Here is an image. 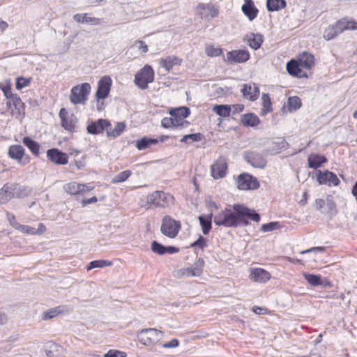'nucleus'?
<instances>
[{
    "label": "nucleus",
    "instance_id": "5fc2aeb1",
    "mask_svg": "<svg viewBox=\"0 0 357 357\" xmlns=\"http://www.w3.org/2000/svg\"><path fill=\"white\" fill-rule=\"evenodd\" d=\"M134 46L136 47L142 54H145L148 52V46L143 40H136Z\"/></svg>",
    "mask_w": 357,
    "mask_h": 357
},
{
    "label": "nucleus",
    "instance_id": "7c9ffc66",
    "mask_svg": "<svg viewBox=\"0 0 357 357\" xmlns=\"http://www.w3.org/2000/svg\"><path fill=\"white\" fill-rule=\"evenodd\" d=\"M246 39L248 45L255 50L260 48L263 43V36L259 33H250L246 35Z\"/></svg>",
    "mask_w": 357,
    "mask_h": 357
},
{
    "label": "nucleus",
    "instance_id": "a19ab883",
    "mask_svg": "<svg viewBox=\"0 0 357 357\" xmlns=\"http://www.w3.org/2000/svg\"><path fill=\"white\" fill-rule=\"evenodd\" d=\"M63 307L62 306H57L55 307L50 308L46 312H44L43 314V319L48 320L56 317L57 315L63 312Z\"/></svg>",
    "mask_w": 357,
    "mask_h": 357
},
{
    "label": "nucleus",
    "instance_id": "4c0bfd02",
    "mask_svg": "<svg viewBox=\"0 0 357 357\" xmlns=\"http://www.w3.org/2000/svg\"><path fill=\"white\" fill-rule=\"evenodd\" d=\"M261 101L263 107L261 109L260 115L265 116L272 111L271 98L267 93H262Z\"/></svg>",
    "mask_w": 357,
    "mask_h": 357
},
{
    "label": "nucleus",
    "instance_id": "c03bdc74",
    "mask_svg": "<svg viewBox=\"0 0 357 357\" xmlns=\"http://www.w3.org/2000/svg\"><path fill=\"white\" fill-rule=\"evenodd\" d=\"M112 265V262L109 260H105V259H99V260H94L89 263L87 269L91 270L93 268H103L105 266H109Z\"/></svg>",
    "mask_w": 357,
    "mask_h": 357
},
{
    "label": "nucleus",
    "instance_id": "6ab92c4d",
    "mask_svg": "<svg viewBox=\"0 0 357 357\" xmlns=\"http://www.w3.org/2000/svg\"><path fill=\"white\" fill-rule=\"evenodd\" d=\"M241 91L245 98L251 101L256 100L259 95V89L255 84H243Z\"/></svg>",
    "mask_w": 357,
    "mask_h": 357
},
{
    "label": "nucleus",
    "instance_id": "bf43d9fd",
    "mask_svg": "<svg viewBox=\"0 0 357 357\" xmlns=\"http://www.w3.org/2000/svg\"><path fill=\"white\" fill-rule=\"evenodd\" d=\"M161 126L165 128H173V120L171 117L163 118L161 121Z\"/></svg>",
    "mask_w": 357,
    "mask_h": 357
},
{
    "label": "nucleus",
    "instance_id": "37998d69",
    "mask_svg": "<svg viewBox=\"0 0 357 357\" xmlns=\"http://www.w3.org/2000/svg\"><path fill=\"white\" fill-rule=\"evenodd\" d=\"M304 278L312 286L316 287L322 284L321 277L319 275L304 273Z\"/></svg>",
    "mask_w": 357,
    "mask_h": 357
},
{
    "label": "nucleus",
    "instance_id": "de8ad7c7",
    "mask_svg": "<svg viewBox=\"0 0 357 357\" xmlns=\"http://www.w3.org/2000/svg\"><path fill=\"white\" fill-rule=\"evenodd\" d=\"M280 227L281 225L279 222H271L269 223L262 225L261 231L263 232H268L280 229Z\"/></svg>",
    "mask_w": 357,
    "mask_h": 357
},
{
    "label": "nucleus",
    "instance_id": "052dcab7",
    "mask_svg": "<svg viewBox=\"0 0 357 357\" xmlns=\"http://www.w3.org/2000/svg\"><path fill=\"white\" fill-rule=\"evenodd\" d=\"M327 208L328 209V213L331 215H333L336 213V205L333 201L328 200Z\"/></svg>",
    "mask_w": 357,
    "mask_h": 357
},
{
    "label": "nucleus",
    "instance_id": "412c9836",
    "mask_svg": "<svg viewBox=\"0 0 357 357\" xmlns=\"http://www.w3.org/2000/svg\"><path fill=\"white\" fill-rule=\"evenodd\" d=\"M151 250L156 254L162 255L166 253L170 255L176 253L179 251V249L174 246H165L154 241L151 243Z\"/></svg>",
    "mask_w": 357,
    "mask_h": 357
},
{
    "label": "nucleus",
    "instance_id": "13d9d810",
    "mask_svg": "<svg viewBox=\"0 0 357 357\" xmlns=\"http://www.w3.org/2000/svg\"><path fill=\"white\" fill-rule=\"evenodd\" d=\"M179 344V342L177 339L174 338L171 340L170 341L163 343L161 347L163 348H175L178 347Z\"/></svg>",
    "mask_w": 357,
    "mask_h": 357
},
{
    "label": "nucleus",
    "instance_id": "72a5a7b5",
    "mask_svg": "<svg viewBox=\"0 0 357 357\" xmlns=\"http://www.w3.org/2000/svg\"><path fill=\"white\" fill-rule=\"evenodd\" d=\"M158 143V139L149 137H144L142 139L136 141L135 146L138 150H145L152 145H155Z\"/></svg>",
    "mask_w": 357,
    "mask_h": 357
},
{
    "label": "nucleus",
    "instance_id": "f8f14e48",
    "mask_svg": "<svg viewBox=\"0 0 357 357\" xmlns=\"http://www.w3.org/2000/svg\"><path fill=\"white\" fill-rule=\"evenodd\" d=\"M47 158L56 165H66L68 162V155L56 148L47 150Z\"/></svg>",
    "mask_w": 357,
    "mask_h": 357
},
{
    "label": "nucleus",
    "instance_id": "c756f323",
    "mask_svg": "<svg viewBox=\"0 0 357 357\" xmlns=\"http://www.w3.org/2000/svg\"><path fill=\"white\" fill-rule=\"evenodd\" d=\"M24 149L22 146L15 144L11 145L8 149V155L12 159L16 160L18 162H20L24 155Z\"/></svg>",
    "mask_w": 357,
    "mask_h": 357
},
{
    "label": "nucleus",
    "instance_id": "0e129e2a",
    "mask_svg": "<svg viewBox=\"0 0 357 357\" xmlns=\"http://www.w3.org/2000/svg\"><path fill=\"white\" fill-rule=\"evenodd\" d=\"M98 199L96 196H93L89 199H85L82 201V206H86L88 204H91L97 202Z\"/></svg>",
    "mask_w": 357,
    "mask_h": 357
},
{
    "label": "nucleus",
    "instance_id": "4be33fe9",
    "mask_svg": "<svg viewBox=\"0 0 357 357\" xmlns=\"http://www.w3.org/2000/svg\"><path fill=\"white\" fill-rule=\"evenodd\" d=\"M73 20L78 23H86L91 25H100L104 22L103 19L89 16L87 13L75 14L73 16Z\"/></svg>",
    "mask_w": 357,
    "mask_h": 357
},
{
    "label": "nucleus",
    "instance_id": "1a4fd4ad",
    "mask_svg": "<svg viewBox=\"0 0 357 357\" xmlns=\"http://www.w3.org/2000/svg\"><path fill=\"white\" fill-rule=\"evenodd\" d=\"M238 188L241 190H256L259 188L257 178L248 173L241 174L236 179Z\"/></svg>",
    "mask_w": 357,
    "mask_h": 357
},
{
    "label": "nucleus",
    "instance_id": "58836bf2",
    "mask_svg": "<svg viewBox=\"0 0 357 357\" xmlns=\"http://www.w3.org/2000/svg\"><path fill=\"white\" fill-rule=\"evenodd\" d=\"M213 110L220 116L228 117L230 116L231 107L228 105H216L213 107Z\"/></svg>",
    "mask_w": 357,
    "mask_h": 357
},
{
    "label": "nucleus",
    "instance_id": "2f4dec72",
    "mask_svg": "<svg viewBox=\"0 0 357 357\" xmlns=\"http://www.w3.org/2000/svg\"><path fill=\"white\" fill-rule=\"evenodd\" d=\"M298 61L301 67L305 69H310L314 65V56L306 52H303L300 55Z\"/></svg>",
    "mask_w": 357,
    "mask_h": 357
},
{
    "label": "nucleus",
    "instance_id": "b1692460",
    "mask_svg": "<svg viewBox=\"0 0 357 357\" xmlns=\"http://www.w3.org/2000/svg\"><path fill=\"white\" fill-rule=\"evenodd\" d=\"M335 29L337 33L340 34L345 30H356L357 29V22L354 20H347L343 18L337 21L335 24Z\"/></svg>",
    "mask_w": 357,
    "mask_h": 357
},
{
    "label": "nucleus",
    "instance_id": "c9c22d12",
    "mask_svg": "<svg viewBox=\"0 0 357 357\" xmlns=\"http://www.w3.org/2000/svg\"><path fill=\"white\" fill-rule=\"evenodd\" d=\"M126 129V124L123 122H118L114 128L107 130V136L109 138H116L120 136Z\"/></svg>",
    "mask_w": 357,
    "mask_h": 357
},
{
    "label": "nucleus",
    "instance_id": "f03ea898",
    "mask_svg": "<svg viewBox=\"0 0 357 357\" xmlns=\"http://www.w3.org/2000/svg\"><path fill=\"white\" fill-rule=\"evenodd\" d=\"M174 198L169 192L156 190L146 197L147 208H165L174 204Z\"/></svg>",
    "mask_w": 357,
    "mask_h": 357
},
{
    "label": "nucleus",
    "instance_id": "a211bd4d",
    "mask_svg": "<svg viewBox=\"0 0 357 357\" xmlns=\"http://www.w3.org/2000/svg\"><path fill=\"white\" fill-rule=\"evenodd\" d=\"M317 180L320 185L328 184L329 185H333L336 186L340 183V181L336 174L328 170L324 172L319 171V174L317 176Z\"/></svg>",
    "mask_w": 357,
    "mask_h": 357
},
{
    "label": "nucleus",
    "instance_id": "e2e57ef3",
    "mask_svg": "<svg viewBox=\"0 0 357 357\" xmlns=\"http://www.w3.org/2000/svg\"><path fill=\"white\" fill-rule=\"evenodd\" d=\"M207 11L208 12L211 17H215L218 15V10L215 8L212 5H207Z\"/></svg>",
    "mask_w": 357,
    "mask_h": 357
},
{
    "label": "nucleus",
    "instance_id": "f3484780",
    "mask_svg": "<svg viewBox=\"0 0 357 357\" xmlns=\"http://www.w3.org/2000/svg\"><path fill=\"white\" fill-rule=\"evenodd\" d=\"M110 126V122L108 120L100 119L97 121H91L87 126L86 130L91 135H98L102 133L105 128Z\"/></svg>",
    "mask_w": 357,
    "mask_h": 357
},
{
    "label": "nucleus",
    "instance_id": "9b49d317",
    "mask_svg": "<svg viewBox=\"0 0 357 357\" xmlns=\"http://www.w3.org/2000/svg\"><path fill=\"white\" fill-rule=\"evenodd\" d=\"M112 82V79L108 76H104L99 79L98 89L96 93L97 102L107 97L110 91Z\"/></svg>",
    "mask_w": 357,
    "mask_h": 357
},
{
    "label": "nucleus",
    "instance_id": "8fccbe9b",
    "mask_svg": "<svg viewBox=\"0 0 357 357\" xmlns=\"http://www.w3.org/2000/svg\"><path fill=\"white\" fill-rule=\"evenodd\" d=\"M31 77H29V78H25V77H17V79H16V84H15L16 89L17 90H21L24 87H26V86H29V84L31 83Z\"/></svg>",
    "mask_w": 357,
    "mask_h": 357
},
{
    "label": "nucleus",
    "instance_id": "49530a36",
    "mask_svg": "<svg viewBox=\"0 0 357 357\" xmlns=\"http://www.w3.org/2000/svg\"><path fill=\"white\" fill-rule=\"evenodd\" d=\"M132 174V172L130 170H125L123 171L118 174H116L113 178H112V183H121L125 181H126Z\"/></svg>",
    "mask_w": 357,
    "mask_h": 357
},
{
    "label": "nucleus",
    "instance_id": "e433bc0d",
    "mask_svg": "<svg viewBox=\"0 0 357 357\" xmlns=\"http://www.w3.org/2000/svg\"><path fill=\"white\" fill-rule=\"evenodd\" d=\"M14 197L23 198L28 197L31 194V190L29 188L20 185L17 183H12Z\"/></svg>",
    "mask_w": 357,
    "mask_h": 357
},
{
    "label": "nucleus",
    "instance_id": "c85d7f7f",
    "mask_svg": "<svg viewBox=\"0 0 357 357\" xmlns=\"http://www.w3.org/2000/svg\"><path fill=\"white\" fill-rule=\"evenodd\" d=\"M308 167L312 169H318L324 163L327 162L325 156L319 154H311L307 158Z\"/></svg>",
    "mask_w": 357,
    "mask_h": 357
},
{
    "label": "nucleus",
    "instance_id": "20e7f679",
    "mask_svg": "<svg viewBox=\"0 0 357 357\" xmlns=\"http://www.w3.org/2000/svg\"><path fill=\"white\" fill-rule=\"evenodd\" d=\"M154 71L151 66L145 65L135 76V83L141 89L148 88V84L154 80Z\"/></svg>",
    "mask_w": 357,
    "mask_h": 357
},
{
    "label": "nucleus",
    "instance_id": "5701e85b",
    "mask_svg": "<svg viewBox=\"0 0 357 357\" xmlns=\"http://www.w3.org/2000/svg\"><path fill=\"white\" fill-rule=\"evenodd\" d=\"M241 10L250 21H252L255 19L259 12L252 0H245Z\"/></svg>",
    "mask_w": 357,
    "mask_h": 357
},
{
    "label": "nucleus",
    "instance_id": "4468645a",
    "mask_svg": "<svg viewBox=\"0 0 357 357\" xmlns=\"http://www.w3.org/2000/svg\"><path fill=\"white\" fill-rule=\"evenodd\" d=\"M244 158L245 161L254 167L262 169L266 165V160L265 158L257 152H247L245 153Z\"/></svg>",
    "mask_w": 357,
    "mask_h": 357
},
{
    "label": "nucleus",
    "instance_id": "774afa93",
    "mask_svg": "<svg viewBox=\"0 0 357 357\" xmlns=\"http://www.w3.org/2000/svg\"><path fill=\"white\" fill-rule=\"evenodd\" d=\"M119 354H120L119 351L109 350L105 354V357H118Z\"/></svg>",
    "mask_w": 357,
    "mask_h": 357
},
{
    "label": "nucleus",
    "instance_id": "603ef678",
    "mask_svg": "<svg viewBox=\"0 0 357 357\" xmlns=\"http://www.w3.org/2000/svg\"><path fill=\"white\" fill-rule=\"evenodd\" d=\"M16 229H20L24 233L29 234H36L38 231H36V229L33 227H31L28 225H20L19 223H17Z\"/></svg>",
    "mask_w": 357,
    "mask_h": 357
},
{
    "label": "nucleus",
    "instance_id": "680f3d73",
    "mask_svg": "<svg viewBox=\"0 0 357 357\" xmlns=\"http://www.w3.org/2000/svg\"><path fill=\"white\" fill-rule=\"evenodd\" d=\"M231 112L234 114H238L244 109V105L242 104H236L231 106Z\"/></svg>",
    "mask_w": 357,
    "mask_h": 357
},
{
    "label": "nucleus",
    "instance_id": "39448f33",
    "mask_svg": "<svg viewBox=\"0 0 357 357\" xmlns=\"http://www.w3.org/2000/svg\"><path fill=\"white\" fill-rule=\"evenodd\" d=\"M6 99H10L13 102L14 109H12V115L20 116L22 113L24 114L25 105L17 94L12 93V88L10 84H7L1 88Z\"/></svg>",
    "mask_w": 357,
    "mask_h": 357
},
{
    "label": "nucleus",
    "instance_id": "338daca9",
    "mask_svg": "<svg viewBox=\"0 0 357 357\" xmlns=\"http://www.w3.org/2000/svg\"><path fill=\"white\" fill-rule=\"evenodd\" d=\"M325 250L324 247H313L312 248H310L308 250H304L301 252V254L308 253L311 252H323Z\"/></svg>",
    "mask_w": 357,
    "mask_h": 357
},
{
    "label": "nucleus",
    "instance_id": "4d7b16f0",
    "mask_svg": "<svg viewBox=\"0 0 357 357\" xmlns=\"http://www.w3.org/2000/svg\"><path fill=\"white\" fill-rule=\"evenodd\" d=\"M277 147L278 150L285 149L288 145V143L284 139L279 138L273 142Z\"/></svg>",
    "mask_w": 357,
    "mask_h": 357
},
{
    "label": "nucleus",
    "instance_id": "aec40b11",
    "mask_svg": "<svg viewBox=\"0 0 357 357\" xmlns=\"http://www.w3.org/2000/svg\"><path fill=\"white\" fill-rule=\"evenodd\" d=\"M301 67V66L298 61L294 59L287 62L286 65L287 71L289 75L298 78L307 77V73L303 72Z\"/></svg>",
    "mask_w": 357,
    "mask_h": 357
},
{
    "label": "nucleus",
    "instance_id": "09e8293b",
    "mask_svg": "<svg viewBox=\"0 0 357 357\" xmlns=\"http://www.w3.org/2000/svg\"><path fill=\"white\" fill-rule=\"evenodd\" d=\"M339 33H337V31L335 29V26H328L324 33V38L327 40H332L334 38H335L337 36H338Z\"/></svg>",
    "mask_w": 357,
    "mask_h": 357
},
{
    "label": "nucleus",
    "instance_id": "ddd939ff",
    "mask_svg": "<svg viewBox=\"0 0 357 357\" xmlns=\"http://www.w3.org/2000/svg\"><path fill=\"white\" fill-rule=\"evenodd\" d=\"M93 187L86 185L78 183L77 182H70L63 186V190L68 194L73 195H84V193L93 190Z\"/></svg>",
    "mask_w": 357,
    "mask_h": 357
},
{
    "label": "nucleus",
    "instance_id": "bb28decb",
    "mask_svg": "<svg viewBox=\"0 0 357 357\" xmlns=\"http://www.w3.org/2000/svg\"><path fill=\"white\" fill-rule=\"evenodd\" d=\"M241 122L244 126L255 127L260 123V119L254 113H247L241 115Z\"/></svg>",
    "mask_w": 357,
    "mask_h": 357
},
{
    "label": "nucleus",
    "instance_id": "2eb2a0df",
    "mask_svg": "<svg viewBox=\"0 0 357 357\" xmlns=\"http://www.w3.org/2000/svg\"><path fill=\"white\" fill-rule=\"evenodd\" d=\"M227 165L225 158H220L211 165V176L215 179L223 178L226 175Z\"/></svg>",
    "mask_w": 357,
    "mask_h": 357
},
{
    "label": "nucleus",
    "instance_id": "3c124183",
    "mask_svg": "<svg viewBox=\"0 0 357 357\" xmlns=\"http://www.w3.org/2000/svg\"><path fill=\"white\" fill-rule=\"evenodd\" d=\"M207 246V241L205 238H204L202 236L199 235L198 239L193 242L190 247L195 248L198 247L199 248L203 250Z\"/></svg>",
    "mask_w": 357,
    "mask_h": 357
},
{
    "label": "nucleus",
    "instance_id": "cd10ccee",
    "mask_svg": "<svg viewBox=\"0 0 357 357\" xmlns=\"http://www.w3.org/2000/svg\"><path fill=\"white\" fill-rule=\"evenodd\" d=\"M182 59L175 56H168L165 59H162L160 61V66L169 71L174 66H180Z\"/></svg>",
    "mask_w": 357,
    "mask_h": 357
},
{
    "label": "nucleus",
    "instance_id": "69168bd1",
    "mask_svg": "<svg viewBox=\"0 0 357 357\" xmlns=\"http://www.w3.org/2000/svg\"><path fill=\"white\" fill-rule=\"evenodd\" d=\"M325 204V201L323 199H317L315 200V208L319 211H320Z\"/></svg>",
    "mask_w": 357,
    "mask_h": 357
},
{
    "label": "nucleus",
    "instance_id": "6e6d98bb",
    "mask_svg": "<svg viewBox=\"0 0 357 357\" xmlns=\"http://www.w3.org/2000/svg\"><path fill=\"white\" fill-rule=\"evenodd\" d=\"M187 137H188L189 144H191L192 142L201 141L203 139L204 136L202 134L198 132V133L187 135Z\"/></svg>",
    "mask_w": 357,
    "mask_h": 357
},
{
    "label": "nucleus",
    "instance_id": "ea45409f",
    "mask_svg": "<svg viewBox=\"0 0 357 357\" xmlns=\"http://www.w3.org/2000/svg\"><path fill=\"white\" fill-rule=\"evenodd\" d=\"M169 114L172 116H178L184 119L190 114V109L188 107H181L171 109Z\"/></svg>",
    "mask_w": 357,
    "mask_h": 357
},
{
    "label": "nucleus",
    "instance_id": "864d4df0",
    "mask_svg": "<svg viewBox=\"0 0 357 357\" xmlns=\"http://www.w3.org/2000/svg\"><path fill=\"white\" fill-rule=\"evenodd\" d=\"M206 53L210 56H218L222 53V50L218 47H208Z\"/></svg>",
    "mask_w": 357,
    "mask_h": 357
},
{
    "label": "nucleus",
    "instance_id": "0eeeda50",
    "mask_svg": "<svg viewBox=\"0 0 357 357\" xmlns=\"http://www.w3.org/2000/svg\"><path fill=\"white\" fill-rule=\"evenodd\" d=\"M181 229V223L166 215L163 218L160 231L162 234L171 238H175Z\"/></svg>",
    "mask_w": 357,
    "mask_h": 357
},
{
    "label": "nucleus",
    "instance_id": "6e6552de",
    "mask_svg": "<svg viewBox=\"0 0 357 357\" xmlns=\"http://www.w3.org/2000/svg\"><path fill=\"white\" fill-rule=\"evenodd\" d=\"M204 265V261L202 258H199L191 267L178 269L175 272L174 275L178 278L198 277L202 273Z\"/></svg>",
    "mask_w": 357,
    "mask_h": 357
},
{
    "label": "nucleus",
    "instance_id": "a878e982",
    "mask_svg": "<svg viewBox=\"0 0 357 357\" xmlns=\"http://www.w3.org/2000/svg\"><path fill=\"white\" fill-rule=\"evenodd\" d=\"M12 198H14L12 183H6L0 189V205L6 204Z\"/></svg>",
    "mask_w": 357,
    "mask_h": 357
},
{
    "label": "nucleus",
    "instance_id": "393cba45",
    "mask_svg": "<svg viewBox=\"0 0 357 357\" xmlns=\"http://www.w3.org/2000/svg\"><path fill=\"white\" fill-rule=\"evenodd\" d=\"M270 278V273L260 268L252 270L250 275V278L251 280L261 283L267 282Z\"/></svg>",
    "mask_w": 357,
    "mask_h": 357
},
{
    "label": "nucleus",
    "instance_id": "9d476101",
    "mask_svg": "<svg viewBox=\"0 0 357 357\" xmlns=\"http://www.w3.org/2000/svg\"><path fill=\"white\" fill-rule=\"evenodd\" d=\"M61 126L69 132H74L77 122V117L73 114H68L65 108H61L59 113Z\"/></svg>",
    "mask_w": 357,
    "mask_h": 357
},
{
    "label": "nucleus",
    "instance_id": "7ed1b4c3",
    "mask_svg": "<svg viewBox=\"0 0 357 357\" xmlns=\"http://www.w3.org/2000/svg\"><path fill=\"white\" fill-rule=\"evenodd\" d=\"M91 89L90 84L86 82L73 86L71 89L70 95L71 103L73 105L84 104L87 100Z\"/></svg>",
    "mask_w": 357,
    "mask_h": 357
},
{
    "label": "nucleus",
    "instance_id": "dca6fc26",
    "mask_svg": "<svg viewBox=\"0 0 357 357\" xmlns=\"http://www.w3.org/2000/svg\"><path fill=\"white\" fill-rule=\"evenodd\" d=\"M250 59V54L248 50H239L227 52V60L229 63H244Z\"/></svg>",
    "mask_w": 357,
    "mask_h": 357
},
{
    "label": "nucleus",
    "instance_id": "f704fd0d",
    "mask_svg": "<svg viewBox=\"0 0 357 357\" xmlns=\"http://www.w3.org/2000/svg\"><path fill=\"white\" fill-rule=\"evenodd\" d=\"M287 6L285 0H266V8L269 12L278 11Z\"/></svg>",
    "mask_w": 357,
    "mask_h": 357
},
{
    "label": "nucleus",
    "instance_id": "a18cd8bd",
    "mask_svg": "<svg viewBox=\"0 0 357 357\" xmlns=\"http://www.w3.org/2000/svg\"><path fill=\"white\" fill-rule=\"evenodd\" d=\"M172 119L173 120V128L174 129H182L183 128H187L190 123L181 117L177 116H172Z\"/></svg>",
    "mask_w": 357,
    "mask_h": 357
},
{
    "label": "nucleus",
    "instance_id": "473e14b6",
    "mask_svg": "<svg viewBox=\"0 0 357 357\" xmlns=\"http://www.w3.org/2000/svg\"><path fill=\"white\" fill-rule=\"evenodd\" d=\"M22 142L34 156H39L40 145L38 142L34 141L29 137H24L22 139Z\"/></svg>",
    "mask_w": 357,
    "mask_h": 357
},
{
    "label": "nucleus",
    "instance_id": "79ce46f5",
    "mask_svg": "<svg viewBox=\"0 0 357 357\" xmlns=\"http://www.w3.org/2000/svg\"><path fill=\"white\" fill-rule=\"evenodd\" d=\"M301 100L297 96L289 97L287 100V107L289 112H294L301 107Z\"/></svg>",
    "mask_w": 357,
    "mask_h": 357
},
{
    "label": "nucleus",
    "instance_id": "423d86ee",
    "mask_svg": "<svg viewBox=\"0 0 357 357\" xmlns=\"http://www.w3.org/2000/svg\"><path fill=\"white\" fill-rule=\"evenodd\" d=\"M162 335V333L155 328H146L138 333L137 337L142 344L151 346L158 342Z\"/></svg>",
    "mask_w": 357,
    "mask_h": 357
},
{
    "label": "nucleus",
    "instance_id": "f257e3e1",
    "mask_svg": "<svg viewBox=\"0 0 357 357\" xmlns=\"http://www.w3.org/2000/svg\"><path fill=\"white\" fill-rule=\"evenodd\" d=\"M212 218L218 226L234 228L248 226L249 220L256 222H259L261 220L260 215L254 209H250L239 204H234L233 210L225 208L215 214L211 212L207 216L199 215L198 217L204 235H207L212 228Z\"/></svg>",
    "mask_w": 357,
    "mask_h": 357
}]
</instances>
